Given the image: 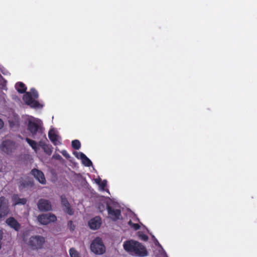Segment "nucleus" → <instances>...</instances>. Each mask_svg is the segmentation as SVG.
Instances as JSON below:
<instances>
[{
    "label": "nucleus",
    "mask_w": 257,
    "mask_h": 257,
    "mask_svg": "<svg viewBox=\"0 0 257 257\" xmlns=\"http://www.w3.org/2000/svg\"><path fill=\"white\" fill-rule=\"evenodd\" d=\"M6 223L8 225L13 228L16 230H18L20 228V224L13 217H10L6 220Z\"/></svg>",
    "instance_id": "nucleus-15"
},
{
    "label": "nucleus",
    "mask_w": 257,
    "mask_h": 257,
    "mask_svg": "<svg viewBox=\"0 0 257 257\" xmlns=\"http://www.w3.org/2000/svg\"><path fill=\"white\" fill-rule=\"evenodd\" d=\"M82 163L86 166H90L92 165L91 161L85 156L82 160Z\"/></svg>",
    "instance_id": "nucleus-24"
},
{
    "label": "nucleus",
    "mask_w": 257,
    "mask_h": 257,
    "mask_svg": "<svg viewBox=\"0 0 257 257\" xmlns=\"http://www.w3.org/2000/svg\"><path fill=\"white\" fill-rule=\"evenodd\" d=\"M68 225L71 230H73L74 229L75 226L73 225L72 221H69L68 222Z\"/></svg>",
    "instance_id": "nucleus-28"
},
{
    "label": "nucleus",
    "mask_w": 257,
    "mask_h": 257,
    "mask_svg": "<svg viewBox=\"0 0 257 257\" xmlns=\"http://www.w3.org/2000/svg\"><path fill=\"white\" fill-rule=\"evenodd\" d=\"M15 88L17 91L21 93H24L27 89L25 84L22 82H18L16 83L15 85Z\"/></svg>",
    "instance_id": "nucleus-20"
},
{
    "label": "nucleus",
    "mask_w": 257,
    "mask_h": 257,
    "mask_svg": "<svg viewBox=\"0 0 257 257\" xmlns=\"http://www.w3.org/2000/svg\"><path fill=\"white\" fill-rule=\"evenodd\" d=\"M72 146L74 149L78 150L81 147V144L78 140H75L72 142Z\"/></svg>",
    "instance_id": "nucleus-23"
},
{
    "label": "nucleus",
    "mask_w": 257,
    "mask_h": 257,
    "mask_svg": "<svg viewBox=\"0 0 257 257\" xmlns=\"http://www.w3.org/2000/svg\"><path fill=\"white\" fill-rule=\"evenodd\" d=\"M2 72H3V73L4 74H5V75H7V74H8L9 73V72H7V71H5V72H4V71H2Z\"/></svg>",
    "instance_id": "nucleus-35"
},
{
    "label": "nucleus",
    "mask_w": 257,
    "mask_h": 257,
    "mask_svg": "<svg viewBox=\"0 0 257 257\" xmlns=\"http://www.w3.org/2000/svg\"><path fill=\"white\" fill-rule=\"evenodd\" d=\"M5 97H6V95L4 94L3 97L4 99H5Z\"/></svg>",
    "instance_id": "nucleus-36"
},
{
    "label": "nucleus",
    "mask_w": 257,
    "mask_h": 257,
    "mask_svg": "<svg viewBox=\"0 0 257 257\" xmlns=\"http://www.w3.org/2000/svg\"><path fill=\"white\" fill-rule=\"evenodd\" d=\"M138 235L139 238L143 241H147L148 240V236L147 235L144 234L143 232L139 231L138 232Z\"/></svg>",
    "instance_id": "nucleus-22"
},
{
    "label": "nucleus",
    "mask_w": 257,
    "mask_h": 257,
    "mask_svg": "<svg viewBox=\"0 0 257 257\" xmlns=\"http://www.w3.org/2000/svg\"><path fill=\"white\" fill-rule=\"evenodd\" d=\"M26 141L28 143V144L31 147L33 150L36 153H37L39 148L40 143L38 144V143L35 141L31 140L30 139H29L28 138L26 139Z\"/></svg>",
    "instance_id": "nucleus-18"
},
{
    "label": "nucleus",
    "mask_w": 257,
    "mask_h": 257,
    "mask_svg": "<svg viewBox=\"0 0 257 257\" xmlns=\"http://www.w3.org/2000/svg\"><path fill=\"white\" fill-rule=\"evenodd\" d=\"M38 93L34 88L31 89L30 92H27L23 96V100L25 103L34 108H42L43 105L40 103L36 99L38 98Z\"/></svg>",
    "instance_id": "nucleus-3"
},
{
    "label": "nucleus",
    "mask_w": 257,
    "mask_h": 257,
    "mask_svg": "<svg viewBox=\"0 0 257 257\" xmlns=\"http://www.w3.org/2000/svg\"><path fill=\"white\" fill-rule=\"evenodd\" d=\"M53 158L57 160H61L62 159L61 156L59 155V154H54L53 156Z\"/></svg>",
    "instance_id": "nucleus-31"
},
{
    "label": "nucleus",
    "mask_w": 257,
    "mask_h": 257,
    "mask_svg": "<svg viewBox=\"0 0 257 257\" xmlns=\"http://www.w3.org/2000/svg\"><path fill=\"white\" fill-rule=\"evenodd\" d=\"M91 250L95 254H101L105 251V246L99 237H96L92 242L90 245Z\"/></svg>",
    "instance_id": "nucleus-6"
},
{
    "label": "nucleus",
    "mask_w": 257,
    "mask_h": 257,
    "mask_svg": "<svg viewBox=\"0 0 257 257\" xmlns=\"http://www.w3.org/2000/svg\"><path fill=\"white\" fill-rule=\"evenodd\" d=\"M106 183H107V181L105 180L102 181H101L100 184L99 185V187L101 190H102V191L105 190V187L106 186Z\"/></svg>",
    "instance_id": "nucleus-26"
},
{
    "label": "nucleus",
    "mask_w": 257,
    "mask_h": 257,
    "mask_svg": "<svg viewBox=\"0 0 257 257\" xmlns=\"http://www.w3.org/2000/svg\"><path fill=\"white\" fill-rule=\"evenodd\" d=\"M31 174L41 184H46V181L44 175L42 171H41L38 169H34L31 171Z\"/></svg>",
    "instance_id": "nucleus-12"
},
{
    "label": "nucleus",
    "mask_w": 257,
    "mask_h": 257,
    "mask_svg": "<svg viewBox=\"0 0 257 257\" xmlns=\"http://www.w3.org/2000/svg\"><path fill=\"white\" fill-rule=\"evenodd\" d=\"M123 209V207H121L119 204L113 199V221L122 219L121 212V209Z\"/></svg>",
    "instance_id": "nucleus-11"
},
{
    "label": "nucleus",
    "mask_w": 257,
    "mask_h": 257,
    "mask_svg": "<svg viewBox=\"0 0 257 257\" xmlns=\"http://www.w3.org/2000/svg\"><path fill=\"white\" fill-rule=\"evenodd\" d=\"M48 136L51 141L55 145H58L61 144L60 138L57 135L56 131L54 128L50 130L48 133Z\"/></svg>",
    "instance_id": "nucleus-13"
},
{
    "label": "nucleus",
    "mask_w": 257,
    "mask_h": 257,
    "mask_svg": "<svg viewBox=\"0 0 257 257\" xmlns=\"http://www.w3.org/2000/svg\"><path fill=\"white\" fill-rule=\"evenodd\" d=\"M61 202L63 205L65 207V209L67 213L70 215H72L73 214V211L70 208V204L67 200L63 196H61Z\"/></svg>",
    "instance_id": "nucleus-17"
},
{
    "label": "nucleus",
    "mask_w": 257,
    "mask_h": 257,
    "mask_svg": "<svg viewBox=\"0 0 257 257\" xmlns=\"http://www.w3.org/2000/svg\"><path fill=\"white\" fill-rule=\"evenodd\" d=\"M45 238L41 235L32 236L27 242L33 249H41L45 243Z\"/></svg>",
    "instance_id": "nucleus-4"
},
{
    "label": "nucleus",
    "mask_w": 257,
    "mask_h": 257,
    "mask_svg": "<svg viewBox=\"0 0 257 257\" xmlns=\"http://www.w3.org/2000/svg\"><path fill=\"white\" fill-rule=\"evenodd\" d=\"M94 181L97 184L99 185L101 181L100 179L99 178V179H94Z\"/></svg>",
    "instance_id": "nucleus-32"
},
{
    "label": "nucleus",
    "mask_w": 257,
    "mask_h": 257,
    "mask_svg": "<svg viewBox=\"0 0 257 257\" xmlns=\"http://www.w3.org/2000/svg\"><path fill=\"white\" fill-rule=\"evenodd\" d=\"M128 224L135 230H137L140 228V225L139 224L134 223L131 220L128 221Z\"/></svg>",
    "instance_id": "nucleus-25"
},
{
    "label": "nucleus",
    "mask_w": 257,
    "mask_h": 257,
    "mask_svg": "<svg viewBox=\"0 0 257 257\" xmlns=\"http://www.w3.org/2000/svg\"><path fill=\"white\" fill-rule=\"evenodd\" d=\"M61 153L66 158H70V156H69V155L68 154V153H67V152L66 151L62 150L61 152Z\"/></svg>",
    "instance_id": "nucleus-29"
},
{
    "label": "nucleus",
    "mask_w": 257,
    "mask_h": 257,
    "mask_svg": "<svg viewBox=\"0 0 257 257\" xmlns=\"http://www.w3.org/2000/svg\"><path fill=\"white\" fill-rule=\"evenodd\" d=\"M12 202L14 205H24L27 202V200L24 198H20L18 195H14L12 196Z\"/></svg>",
    "instance_id": "nucleus-16"
},
{
    "label": "nucleus",
    "mask_w": 257,
    "mask_h": 257,
    "mask_svg": "<svg viewBox=\"0 0 257 257\" xmlns=\"http://www.w3.org/2000/svg\"><path fill=\"white\" fill-rule=\"evenodd\" d=\"M3 231L0 230V249H1L2 248V240L3 239Z\"/></svg>",
    "instance_id": "nucleus-30"
},
{
    "label": "nucleus",
    "mask_w": 257,
    "mask_h": 257,
    "mask_svg": "<svg viewBox=\"0 0 257 257\" xmlns=\"http://www.w3.org/2000/svg\"><path fill=\"white\" fill-rule=\"evenodd\" d=\"M69 254L71 257H80L79 253L74 248L69 249Z\"/></svg>",
    "instance_id": "nucleus-21"
},
{
    "label": "nucleus",
    "mask_w": 257,
    "mask_h": 257,
    "mask_svg": "<svg viewBox=\"0 0 257 257\" xmlns=\"http://www.w3.org/2000/svg\"><path fill=\"white\" fill-rule=\"evenodd\" d=\"M18 147V144L10 140L3 141L0 146L1 150L9 155L13 153Z\"/></svg>",
    "instance_id": "nucleus-5"
},
{
    "label": "nucleus",
    "mask_w": 257,
    "mask_h": 257,
    "mask_svg": "<svg viewBox=\"0 0 257 257\" xmlns=\"http://www.w3.org/2000/svg\"><path fill=\"white\" fill-rule=\"evenodd\" d=\"M27 120L28 130L34 138L37 134L42 133V122L40 119L30 116Z\"/></svg>",
    "instance_id": "nucleus-2"
},
{
    "label": "nucleus",
    "mask_w": 257,
    "mask_h": 257,
    "mask_svg": "<svg viewBox=\"0 0 257 257\" xmlns=\"http://www.w3.org/2000/svg\"><path fill=\"white\" fill-rule=\"evenodd\" d=\"M74 154L77 158L80 159L81 160H82L83 158L85 156V155L81 152H75L74 153Z\"/></svg>",
    "instance_id": "nucleus-27"
},
{
    "label": "nucleus",
    "mask_w": 257,
    "mask_h": 257,
    "mask_svg": "<svg viewBox=\"0 0 257 257\" xmlns=\"http://www.w3.org/2000/svg\"><path fill=\"white\" fill-rule=\"evenodd\" d=\"M6 81L5 80L4 81V83L5 84L3 85V88L4 89H7L6 87Z\"/></svg>",
    "instance_id": "nucleus-34"
},
{
    "label": "nucleus",
    "mask_w": 257,
    "mask_h": 257,
    "mask_svg": "<svg viewBox=\"0 0 257 257\" xmlns=\"http://www.w3.org/2000/svg\"><path fill=\"white\" fill-rule=\"evenodd\" d=\"M123 246L124 249L132 254L140 257L148 255V251L145 246L137 241L134 240L125 241Z\"/></svg>",
    "instance_id": "nucleus-1"
},
{
    "label": "nucleus",
    "mask_w": 257,
    "mask_h": 257,
    "mask_svg": "<svg viewBox=\"0 0 257 257\" xmlns=\"http://www.w3.org/2000/svg\"><path fill=\"white\" fill-rule=\"evenodd\" d=\"M40 146L43 149L44 152L48 155H50L52 152V148L51 146L43 144L41 142H40Z\"/></svg>",
    "instance_id": "nucleus-19"
},
{
    "label": "nucleus",
    "mask_w": 257,
    "mask_h": 257,
    "mask_svg": "<svg viewBox=\"0 0 257 257\" xmlns=\"http://www.w3.org/2000/svg\"><path fill=\"white\" fill-rule=\"evenodd\" d=\"M37 205L38 209L42 211H49L52 209L51 202L49 200L44 199H40Z\"/></svg>",
    "instance_id": "nucleus-10"
},
{
    "label": "nucleus",
    "mask_w": 257,
    "mask_h": 257,
    "mask_svg": "<svg viewBox=\"0 0 257 257\" xmlns=\"http://www.w3.org/2000/svg\"><path fill=\"white\" fill-rule=\"evenodd\" d=\"M4 126V122L3 120L0 118V129L2 128Z\"/></svg>",
    "instance_id": "nucleus-33"
},
{
    "label": "nucleus",
    "mask_w": 257,
    "mask_h": 257,
    "mask_svg": "<svg viewBox=\"0 0 257 257\" xmlns=\"http://www.w3.org/2000/svg\"><path fill=\"white\" fill-rule=\"evenodd\" d=\"M101 224V219L100 217L96 216L88 222V225L91 229L95 230L99 228Z\"/></svg>",
    "instance_id": "nucleus-14"
},
{
    "label": "nucleus",
    "mask_w": 257,
    "mask_h": 257,
    "mask_svg": "<svg viewBox=\"0 0 257 257\" xmlns=\"http://www.w3.org/2000/svg\"><path fill=\"white\" fill-rule=\"evenodd\" d=\"M100 212L103 213L105 215L111 216L112 215V210L111 206L109 204L108 200L103 201L98 207Z\"/></svg>",
    "instance_id": "nucleus-9"
},
{
    "label": "nucleus",
    "mask_w": 257,
    "mask_h": 257,
    "mask_svg": "<svg viewBox=\"0 0 257 257\" xmlns=\"http://www.w3.org/2000/svg\"><path fill=\"white\" fill-rule=\"evenodd\" d=\"M9 211L8 200L4 197H0V218L6 216Z\"/></svg>",
    "instance_id": "nucleus-8"
},
{
    "label": "nucleus",
    "mask_w": 257,
    "mask_h": 257,
    "mask_svg": "<svg viewBox=\"0 0 257 257\" xmlns=\"http://www.w3.org/2000/svg\"><path fill=\"white\" fill-rule=\"evenodd\" d=\"M38 222L42 225H47L51 222H54L57 220V217L54 214L51 213L42 214L37 217Z\"/></svg>",
    "instance_id": "nucleus-7"
}]
</instances>
